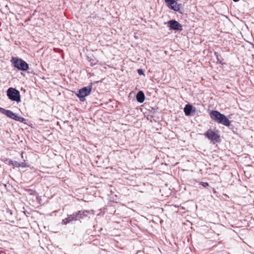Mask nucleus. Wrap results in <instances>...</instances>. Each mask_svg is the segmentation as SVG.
<instances>
[{
    "label": "nucleus",
    "mask_w": 254,
    "mask_h": 254,
    "mask_svg": "<svg viewBox=\"0 0 254 254\" xmlns=\"http://www.w3.org/2000/svg\"><path fill=\"white\" fill-rule=\"evenodd\" d=\"M210 118L216 122L229 127L230 122L228 119L223 114L217 111H212L210 113Z\"/></svg>",
    "instance_id": "obj_1"
},
{
    "label": "nucleus",
    "mask_w": 254,
    "mask_h": 254,
    "mask_svg": "<svg viewBox=\"0 0 254 254\" xmlns=\"http://www.w3.org/2000/svg\"><path fill=\"white\" fill-rule=\"evenodd\" d=\"M88 213V212L87 211H79L75 214H74L73 215H71L67 218L64 219L63 220V222L64 224H66L72 221L79 220L80 219L83 218L84 216H86Z\"/></svg>",
    "instance_id": "obj_2"
},
{
    "label": "nucleus",
    "mask_w": 254,
    "mask_h": 254,
    "mask_svg": "<svg viewBox=\"0 0 254 254\" xmlns=\"http://www.w3.org/2000/svg\"><path fill=\"white\" fill-rule=\"evenodd\" d=\"M11 62L13 66L19 70L25 71L29 68L28 64L21 59L17 58H12Z\"/></svg>",
    "instance_id": "obj_3"
},
{
    "label": "nucleus",
    "mask_w": 254,
    "mask_h": 254,
    "mask_svg": "<svg viewBox=\"0 0 254 254\" xmlns=\"http://www.w3.org/2000/svg\"><path fill=\"white\" fill-rule=\"evenodd\" d=\"M0 113L6 115L8 117L11 119H12L17 121H19L20 122L22 123L25 121V119L23 117L17 116L10 110H5L1 107H0Z\"/></svg>",
    "instance_id": "obj_4"
},
{
    "label": "nucleus",
    "mask_w": 254,
    "mask_h": 254,
    "mask_svg": "<svg viewBox=\"0 0 254 254\" xmlns=\"http://www.w3.org/2000/svg\"><path fill=\"white\" fill-rule=\"evenodd\" d=\"M7 96L12 101L20 102V96L19 92L13 88H9L7 90Z\"/></svg>",
    "instance_id": "obj_5"
},
{
    "label": "nucleus",
    "mask_w": 254,
    "mask_h": 254,
    "mask_svg": "<svg viewBox=\"0 0 254 254\" xmlns=\"http://www.w3.org/2000/svg\"><path fill=\"white\" fill-rule=\"evenodd\" d=\"M205 136L209 139L213 141L218 142L219 141L220 136L218 133L211 129H208L204 134Z\"/></svg>",
    "instance_id": "obj_6"
},
{
    "label": "nucleus",
    "mask_w": 254,
    "mask_h": 254,
    "mask_svg": "<svg viewBox=\"0 0 254 254\" xmlns=\"http://www.w3.org/2000/svg\"><path fill=\"white\" fill-rule=\"evenodd\" d=\"M91 87H85L78 91L77 96L80 99L81 101L84 99L85 97L88 96L91 92Z\"/></svg>",
    "instance_id": "obj_7"
},
{
    "label": "nucleus",
    "mask_w": 254,
    "mask_h": 254,
    "mask_svg": "<svg viewBox=\"0 0 254 254\" xmlns=\"http://www.w3.org/2000/svg\"><path fill=\"white\" fill-rule=\"evenodd\" d=\"M167 24L171 29L173 30H181V25L177 21L170 20L168 21Z\"/></svg>",
    "instance_id": "obj_8"
},
{
    "label": "nucleus",
    "mask_w": 254,
    "mask_h": 254,
    "mask_svg": "<svg viewBox=\"0 0 254 254\" xmlns=\"http://www.w3.org/2000/svg\"><path fill=\"white\" fill-rule=\"evenodd\" d=\"M168 6L175 11H179L180 10V4H179L175 0H171L168 3Z\"/></svg>",
    "instance_id": "obj_9"
},
{
    "label": "nucleus",
    "mask_w": 254,
    "mask_h": 254,
    "mask_svg": "<svg viewBox=\"0 0 254 254\" xmlns=\"http://www.w3.org/2000/svg\"><path fill=\"white\" fill-rule=\"evenodd\" d=\"M137 101L139 103H143L145 99V96L141 91H139L136 95Z\"/></svg>",
    "instance_id": "obj_10"
},
{
    "label": "nucleus",
    "mask_w": 254,
    "mask_h": 254,
    "mask_svg": "<svg viewBox=\"0 0 254 254\" xmlns=\"http://www.w3.org/2000/svg\"><path fill=\"white\" fill-rule=\"evenodd\" d=\"M192 106L190 105H186L184 108V112L186 116H189L191 114L192 111Z\"/></svg>",
    "instance_id": "obj_11"
},
{
    "label": "nucleus",
    "mask_w": 254,
    "mask_h": 254,
    "mask_svg": "<svg viewBox=\"0 0 254 254\" xmlns=\"http://www.w3.org/2000/svg\"><path fill=\"white\" fill-rule=\"evenodd\" d=\"M9 162H11V165L14 167H20L21 166V163L17 161H12V160H9Z\"/></svg>",
    "instance_id": "obj_12"
},
{
    "label": "nucleus",
    "mask_w": 254,
    "mask_h": 254,
    "mask_svg": "<svg viewBox=\"0 0 254 254\" xmlns=\"http://www.w3.org/2000/svg\"><path fill=\"white\" fill-rule=\"evenodd\" d=\"M201 185L204 187H206L208 186V184L207 183H205V182H201Z\"/></svg>",
    "instance_id": "obj_13"
},
{
    "label": "nucleus",
    "mask_w": 254,
    "mask_h": 254,
    "mask_svg": "<svg viewBox=\"0 0 254 254\" xmlns=\"http://www.w3.org/2000/svg\"><path fill=\"white\" fill-rule=\"evenodd\" d=\"M138 72L139 74H141L143 73V71L142 69H138Z\"/></svg>",
    "instance_id": "obj_14"
},
{
    "label": "nucleus",
    "mask_w": 254,
    "mask_h": 254,
    "mask_svg": "<svg viewBox=\"0 0 254 254\" xmlns=\"http://www.w3.org/2000/svg\"><path fill=\"white\" fill-rule=\"evenodd\" d=\"M26 166L25 163H21V166L20 167H25Z\"/></svg>",
    "instance_id": "obj_15"
},
{
    "label": "nucleus",
    "mask_w": 254,
    "mask_h": 254,
    "mask_svg": "<svg viewBox=\"0 0 254 254\" xmlns=\"http://www.w3.org/2000/svg\"><path fill=\"white\" fill-rule=\"evenodd\" d=\"M171 0H165V2L167 3L170 1Z\"/></svg>",
    "instance_id": "obj_16"
},
{
    "label": "nucleus",
    "mask_w": 254,
    "mask_h": 254,
    "mask_svg": "<svg viewBox=\"0 0 254 254\" xmlns=\"http://www.w3.org/2000/svg\"><path fill=\"white\" fill-rule=\"evenodd\" d=\"M234 1H239V0H233Z\"/></svg>",
    "instance_id": "obj_17"
},
{
    "label": "nucleus",
    "mask_w": 254,
    "mask_h": 254,
    "mask_svg": "<svg viewBox=\"0 0 254 254\" xmlns=\"http://www.w3.org/2000/svg\"><path fill=\"white\" fill-rule=\"evenodd\" d=\"M8 163L9 164H11V162H9V161H8Z\"/></svg>",
    "instance_id": "obj_18"
}]
</instances>
